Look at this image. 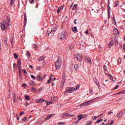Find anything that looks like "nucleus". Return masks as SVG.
Instances as JSON below:
<instances>
[{
    "label": "nucleus",
    "mask_w": 125,
    "mask_h": 125,
    "mask_svg": "<svg viewBox=\"0 0 125 125\" xmlns=\"http://www.w3.org/2000/svg\"><path fill=\"white\" fill-rule=\"evenodd\" d=\"M25 97L26 98V100H27V101H29V100H30V96H27V95H25Z\"/></svg>",
    "instance_id": "obj_25"
},
{
    "label": "nucleus",
    "mask_w": 125,
    "mask_h": 125,
    "mask_svg": "<svg viewBox=\"0 0 125 125\" xmlns=\"http://www.w3.org/2000/svg\"><path fill=\"white\" fill-rule=\"evenodd\" d=\"M27 119H28V118L24 117L22 120H21V122L22 123H24L25 121H27Z\"/></svg>",
    "instance_id": "obj_27"
},
{
    "label": "nucleus",
    "mask_w": 125,
    "mask_h": 125,
    "mask_svg": "<svg viewBox=\"0 0 125 125\" xmlns=\"http://www.w3.org/2000/svg\"><path fill=\"white\" fill-rule=\"evenodd\" d=\"M37 102H38V103H42L41 102V100H38Z\"/></svg>",
    "instance_id": "obj_62"
},
{
    "label": "nucleus",
    "mask_w": 125,
    "mask_h": 125,
    "mask_svg": "<svg viewBox=\"0 0 125 125\" xmlns=\"http://www.w3.org/2000/svg\"><path fill=\"white\" fill-rule=\"evenodd\" d=\"M114 42H115L116 45H117V44H118V39H117V37L114 38Z\"/></svg>",
    "instance_id": "obj_28"
},
{
    "label": "nucleus",
    "mask_w": 125,
    "mask_h": 125,
    "mask_svg": "<svg viewBox=\"0 0 125 125\" xmlns=\"http://www.w3.org/2000/svg\"><path fill=\"white\" fill-rule=\"evenodd\" d=\"M23 23H24V26H26V24L27 23V20H24Z\"/></svg>",
    "instance_id": "obj_51"
},
{
    "label": "nucleus",
    "mask_w": 125,
    "mask_h": 125,
    "mask_svg": "<svg viewBox=\"0 0 125 125\" xmlns=\"http://www.w3.org/2000/svg\"><path fill=\"white\" fill-rule=\"evenodd\" d=\"M45 102H46L47 105H50V104H52L53 103V102H51H51H48L47 101H46Z\"/></svg>",
    "instance_id": "obj_26"
},
{
    "label": "nucleus",
    "mask_w": 125,
    "mask_h": 125,
    "mask_svg": "<svg viewBox=\"0 0 125 125\" xmlns=\"http://www.w3.org/2000/svg\"><path fill=\"white\" fill-rule=\"evenodd\" d=\"M107 16H108V18L109 19L111 18V14L110 12H107Z\"/></svg>",
    "instance_id": "obj_38"
},
{
    "label": "nucleus",
    "mask_w": 125,
    "mask_h": 125,
    "mask_svg": "<svg viewBox=\"0 0 125 125\" xmlns=\"http://www.w3.org/2000/svg\"><path fill=\"white\" fill-rule=\"evenodd\" d=\"M114 33L115 35H119V34H120V32H119V30H118V29H117V28H114Z\"/></svg>",
    "instance_id": "obj_15"
},
{
    "label": "nucleus",
    "mask_w": 125,
    "mask_h": 125,
    "mask_svg": "<svg viewBox=\"0 0 125 125\" xmlns=\"http://www.w3.org/2000/svg\"><path fill=\"white\" fill-rule=\"evenodd\" d=\"M119 86H120V85H117L115 87H114V89H117V88H118V87H119Z\"/></svg>",
    "instance_id": "obj_54"
},
{
    "label": "nucleus",
    "mask_w": 125,
    "mask_h": 125,
    "mask_svg": "<svg viewBox=\"0 0 125 125\" xmlns=\"http://www.w3.org/2000/svg\"><path fill=\"white\" fill-rule=\"evenodd\" d=\"M77 7H78V5L77 4H74L72 7V10H75Z\"/></svg>",
    "instance_id": "obj_22"
},
{
    "label": "nucleus",
    "mask_w": 125,
    "mask_h": 125,
    "mask_svg": "<svg viewBox=\"0 0 125 125\" xmlns=\"http://www.w3.org/2000/svg\"><path fill=\"white\" fill-rule=\"evenodd\" d=\"M85 61L88 64H92V62H91V60L89 58H86L85 59Z\"/></svg>",
    "instance_id": "obj_10"
},
{
    "label": "nucleus",
    "mask_w": 125,
    "mask_h": 125,
    "mask_svg": "<svg viewBox=\"0 0 125 125\" xmlns=\"http://www.w3.org/2000/svg\"><path fill=\"white\" fill-rule=\"evenodd\" d=\"M42 60H44V58H43V57H41L39 59V61H42Z\"/></svg>",
    "instance_id": "obj_32"
},
{
    "label": "nucleus",
    "mask_w": 125,
    "mask_h": 125,
    "mask_svg": "<svg viewBox=\"0 0 125 125\" xmlns=\"http://www.w3.org/2000/svg\"><path fill=\"white\" fill-rule=\"evenodd\" d=\"M79 88H80V86L79 85H77L76 87L75 88L74 90H78V89H79Z\"/></svg>",
    "instance_id": "obj_41"
},
{
    "label": "nucleus",
    "mask_w": 125,
    "mask_h": 125,
    "mask_svg": "<svg viewBox=\"0 0 125 125\" xmlns=\"http://www.w3.org/2000/svg\"><path fill=\"white\" fill-rule=\"evenodd\" d=\"M49 79L46 82L47 84L50 83H51V82H52V78H51V77H49Z\"/></svg>",
    "instance_id": "obj_20"
},
{
    "label": "nucleus",
    "mask_w": 125,
    "mask_h": 125,
    "mask_svg": "<svg viewBox=\"0 0 125 125\" xmlns=\"http://www.w3.org/2000/svg\"><path fill=\"white\" fill-rule=\"evenodd\" d=\"M74 68L76 71H78L80 68V65L78 64H74Z\"/></svg>",
    "instance_id": "obj_17"
},
{
    "label": "nucleus",
    "mask_w": 125,
    "mask_h": 125,
    "mask_svg": "<svg viewBox=\"0 0 125 125\" xmlns=\"http://www.w3.org/2000/svg\"><path fill=\"white\" fill-rule=\"evenodd\" d=\"M33 48H35V49H38V45L34 44L33 45Z\"/></svg>",
    "instance_id": "obj_31"
},
{
    "label": "nucleus",
    "mask_w": 125,
    "mask_h": 125,
    "mask_svg": "<svg viewBox=\"0 0 125 125\" xmlns=\"http://www.w3.org/2000/svg\"><path fill=\"white\" fill-rule=\"evenodd\" d=\"M72 32H73L74 33H77V32H78V28H77L76 26L74 27L73 28H72Z\"/></svg>",
    "instance_id": "obj_18"
},
{
    "label": "nucleus",
    "mask_w": 125,
    "mask_h": 125,
    "mask_svg": "<svg viewBox=\"0 0 125 125\" xmlns=\"http://www.w3.org/2000/svg\"><path fill=\"white\" fill-rule=\"evenodd\" d=\"M31 55V53L29 52V51H27V53H26V56H27V57H30Z\"/></svg>",
    "instance_id": "obj_30"
},
{
    "label": "nucleus",
    "mask_w": 125,
    "mask_h": 125,
    "mask_svg": "<svg viewBox=\"0 0 125 125\" xmlns=\"http://www.w3.org/2000/svg\"><path fill=\"white\" fill-rule=\"evenodd\" d=\"M64 124H65V123H62V122L58 123V125H64Z\"/></svg>",
    "instance_id": "obj_57"
},
{
    "label": "nucleus",
    "mask_w": 125,
    "mask_h": 125,
    "mask_svg": "<svg viewBox=\"0 0 125 125\" xmlns=\"http://www.w3.org/2000/svg\"><path fill=\"white\" fill-rule=\"evenodd\" d=\"M31 90H32V91H37V89H36V87H32L31 88Z\"/></svg>",
    "instance_id": "obj_34"
},
{
    "label": "nucleus",
    "mask_w": 125,
    "mask_h": 125,
    "mask_svg": "<svg viewBox=\"0 0 125 125\" xmlns=\"http://www.w3.org/2000/svg\"><path fill=\"white\" fill-rule=\"evenodd\" d=\"M77 21V19H75L74 21V24H77V22H76Z\"/></svg>",
    "instance_id": "obj_64"
},
{
    "label": "nucleus",
    "mask_w": 125,
    "mask_h": 125,
    "mask_svg": "<svg viewBox=\"0 0 125 125\" xmlns=\"http://www.w3.org/2000/svg\"><path fill=\"white\" fill-rule=\"evenodd\" d=\"M83 117H84V115H79L77 117V118L78 119V121L82 120V119H83Z\"/></svg>",
    "instance_id": "obj_19"
},
{
    "label": "nucleus",
    "mask_w": 125,
    "mask_h": 125,
    "mask_svg": "<svg viewBox=\"0 0 125 125\" xmlns=\"http://www.w3.org/2000/svg\"><path fill=\"white\" fill-rule=\"evenodd\" d=\"M37 80L38 81H40L42 82V81L43 79H42V76L39 75L37 76Z\"/></svg>",
    "instance_id": "obj_16"
},
{
    "label": "nucleus",
    "mask_w": 125,
    "mask_h": 125,
    "mask_svg": "<svg viewBox=\"0 0 125 125\" xmlns=\"http://www.w3.org/2000/svg\"><path fill=\"white\" fill-rule=\"evenodd\" d=\"M14 56L15 59H17V58H18V55H17L16 54L14 53Z\"/></svg>",
    "instance_id": "obj_39"
},
{
    "label": "nucleus",
    "mask_w": 125,
    "mask_h": 125,
    "mask_svg": "<svg viewBox=\"0 0 125 125\" xmlns=\"http://www.w3.org/2000/svg\"><path fill=\"white\" fill-rule=\"evenodd\" d=\"M20 66H21V64L18 65V69L19 71V70H20Z\"/></svg>",
    "instance_id": "obj_55"
},
{
    "label": "nucleus",
    "mask_w": 125,
    "mask_h": 125,
    "mask_svg": "<svg viewBox=\"0 0 125 125\" xmlns=\"http://www.w3.org/2000/svg\"><path fill=\"white\" fill-rule=\"evenodd\" d=\"M94 117L93 118V117H92V119L93 120V121H95V120H96V119H97V117H96V116H94Z\"/></svg>",
    "instance_id": "obj_48"
},
{
    "label": "nucleus",
    "mask_w": 125,
    "mask_h": 125,
    "mask_svg": "<svg viewBox=\"0 0 125 125\" xmlns=\"http://www.w3.org/2000/svg\"><path fill=\"white\" fill-rule=\"evenodd\" d=\"M85 103H86V106H88V105L91 104V101H87Z\"/></svg>",
    "instance_id": "obj_23"
},
{
    "label": "nucleus",
    "mask_w": 125,
    "mask_h": 125,
    "mask_svg": "<svg viewBox=\"0 0 125 125\" xmlns=\"http://www.w3.org/2000/svg\"><path fill=\"white\" fill-rule=\"evenodd\" d=\"M34 2H35V0H31V1H30L31 4H32L33 3H34Z\"/></svg>",
    "instance_id": "obj_50"
},
{
    "label": "nucleus",
    "mask_w": 125,
    "mask_h": 125,
    "mask_svg": "<svg viewBox=\"0 0 125 125\" xmlns=\"http://www.w3.org/2000/svg\"><path fill=\"white\" fill-rule=\"evenodd\" d=\"M83 106H86L85 102L81 104V107H83Z\"/></svg>",
    "instance_id": "obj_35"
},
{
    "label": "nucleus",
    "mask_w": 125,
    "mask_h": 125,
    "mask_svg": "<svg viewBox=\"0 0 125 125\" xmlns=\"http://www.w3.org/2000/svg\"><path fill=\"white\" fill-rule=\"evenodd\" d=\"M18 65H21V60H19L18 61Z\"/></svg>",
    "instance_id": "obj_44"
},
{
    "label": "nucleus",
    "mask_w": 125,
    "mask_h": 125,
    "mask_svg": "<svg viewBox=\"0 0 125 125\" xmlns=\"http://www.w3.org/2000/svg\"><path fill=\"white\" fill-rule=\"evenodd\" d=\"M25 105L26 106H29V105H30V104H29V103H28V102H26L25 103Z\"/></svg>",
    "instance_id": "obj_58"
},
{
    "label": "nucleus",
    "mask_w": 125,
    "mask_h": 125,
    "mask_svg": "<svg viewBox=\"0 0 125 125\" xmlns=\"http://www.w3.org/2000/svg\"><path fill=\"white\" fill-rule=\"evenodd\" d=\"M94 82H95L96 84H97V85H98V86H99V84H100L99 81L96 80V81H94Z\"/></svg>",
    "instance_id": "obj_33"
},
{
    "label": "nucleus",
    "mask_w": 125,
    "mask_h": 125,
    "mask_svg": "<svg viewBox=\"0 0 125 125\" xmlns=\"http://www.w3.org/2000/svg\"><path fill=\"white\" fill-rule=\"evenodd\" d=\"M0 25L1 30L4 31V30H5L7 27H9V26L11 25L10 19H9L8 17H7L6 19L4 20L3 22L0 23Z\"/></svg>",
    "instance_id": "obj_1"
},
{
    "label": "nucleus",
    "mask_w": 125,
    "mask_h": 125,
    "mask_svg": "<svg viewBox=\"0 0 125 125\" xmlns=\"http://www.w3.org/2000/svg\"><path fill=\"white\" fill-rule=\"evenodd\" d=\"M55 115L54 114H49V115H48L46 118V120H49V119H51V118H52V117H54Z\"/></svg>",
    "instance_id": "obj_14"
},
{
    "label": "nucleus",
    "mask_w": 125,
    "mask_h": 125,
    "mask_svg": "<svg viewBox=\"0 0 125 125\" xmlns=\"http://www.w3.org/2000/svg\"><path fill=\"white\" fill-rule=\"evenodd\" d=\"M66 90L68 93H71V92H73L74 90H75V88L74 87H68L66 88Z\"/></svg>",
    "instance_id": "obj_6"
},
{
    "label": "nucleus",
    "mask_w": 125,
    "mask_h": 125,
    "mask_svg": "<svg viewBox=\"0 0 125 125\" xmlns=\"http://www.w3.org/2000/svg\"><path fill=\"white\" fill-rule=\"evenodd\" d=\"M12 97H13V100L14 102H15V103H16V102H17V98H16V94L14 93H13Z\"/></svg>",
    "instance_id": "obj_9"
},
{
    "label": "nucleus",
    "mask_w": 125,
    "mask_h": 125,
    "mask_svg": "<svg viewBox=\"0 0 125 125\" xmlns=\"http://www.w3.org/2000/svg\"><path fill=\"white\" fill-rule=\"evenodd\" d=\"M57 30V28H56V27L53 28L51 30L50 33H49V32H47L46 33V36H47V37H49L50 34H51V33H52V32H56Z\"/></svg>",
    "instance_id": "obj_8"
},
{
    "label": "nucleus",
    "mask_w": 125,
    "mask_h": 125,
    "mask_svg": "<svg viewBox=\"0 0 125 125\" xmlns=\"http://www.w3.org/2000/svg\"><path fill=\"white\" fill-rule=\"evenodd\" d=\"M68 47L70 49H73V47H74V45H68Z\"/></svg>",
    "instance_id": "obj_37"
},
{
    "label": "nucleus",
    "mask_w": 125,
    "mask_h": 125,
    "mask_svg": "<svg viewBox=\"0 0 125 125\" xmlns=\"http://www.w3.org/2000/svg\"><path fill=\"white\" fill-rule=\"evenodd\" d=\"M23 114H24V111H22L20 113V115L22 116V115H23Z\"/></svg>",
    "instance_id": "obj_56"
},
{
    "label": "nucleus",
    "mask_w": 125,
    "mask_h": 125,
    "mask_svg": "<svg viewBox=\"0 0 125 125\" xmlns=\"http://www.w3.org/2000/svg\"><path fill=\"white\" fill-rule=\"evenodd\" d=\"M23 72L24 74H27V71H26V70L23 69Z\"/></svg>",
    "instance_id": "obj_59"
},
{
    "label": "nucleus",
    "mask_w": 125,
    "mask_h": 125,
    "mask_svg": "<svg viewBox=\"0 0 125 125\" xmlns=\"http://www.w3.org/2000/svg\"><path fill=\"white\" fill-rule=\"evenodd\" d=\"M68 36V33L66 31H62L61 33V34L58 36L59 40H65Z\"/></svg>",
    "instance_id": "obj_3"
},
{
    "label": "nucleus",
    "mask_w": 125,
    "mask_h": 125,
    "mask_svg": "<svg viewBox=\"0 0 125 125\" xmlns=\"http://www.w3.org/2000/svg\"><path fill=\"white\" fill-rule=\"evenodd\" d=\"M40 101H41V102L42 104V102H44V101H45V100L42 99H40Z\"/></svg>",
    "instance_id": "obj_46"
},
{
    "label": "nucleus",
    "mask_w": 125,
    "mask_h": 125,
    "mask_svg": "<svg viewBox=\"0 0 125 125\" xmlns=\"http://www.w3.org/2000/svg\"><path fill=\"white\" fill-rule=\"evenodd\" d=\"M104 71H107V66H106V65L104 66Z\"/></svg>",
    "instance_id": "obj_47"
},
{
    "label": "nucleus",
    "mask_w": 125,
    "mask_h": 125,
    "mask_svg": "<svg viewBox=\"0 0 125 125\" xmlns=\"http://www.w3.org/2000/svg\"><path fill=\"white\" fill-rule=\"evenodd\" d=\"M123 51L124 52L125 51V44H123Z\"/></svg>",
    "instance_id": "obj_53"
},
{
    "label": "nucleus",
    "mask_w": 125,
    "mask_h": 125,
    "mask_svg": "<svg viewBox=\"0 0 125 125\" xmlns=\"http://www.w3.org/2000/svg\"><path fill=\"white\" fill-rule=\"evenodd\" d=\"M97 118H103V114H100L99 116H97Z\"/></svg>",
    "instance_id": "obj_43"
},
{
    "label": "nucleus",
    "mask_w": 125,
    "mask_h": 125,
    "mask_svg": "<svg viewBox=\"0 0 125 125\" xmlns=\"http://www.w3.org/2000/svg\"><path fill=\"white\" fill-rule=\"evenodd\" d=\"M62 66V61L61 58H58V60L56 62L55 69L56 71L61 69V66Z\"/></svg>",
    "instance_id": "obj_2"
},
{
    "label": "nucleus",
    "mask_w": 125,
    "mask_h": 125,
    "mask_svg": "<svg viewBox=\"0 0 125 125\" xmlns=\"http://www.w3.org/2000/svg\"><path fill=\"white\" fill-rule=\"evenodd\" d=\"M114 44V41H111L109 42V44H108V48H111L112 47V46Z\"/></svg>",
    "instance_id": "obj_13"
},
{
    "label": "nucleus",
    "mask_w": 125,
    "mask_h": 125,
    "mask_svg": "<svg viewBox=\"0 0 125 125\" xmlns=\"http://www.w3.org/2000/svg\"><path fill=\"white\" fill-rule=\"evenodd\" d=\"M114 123V121H112L110 123H107V125H112Z\"/></svg>",
    "instance_id": "obj_42"
},
{
    "label": "nucleus",
    "mask_w": 125,
    "mask_h": 125,
    "mask_svg": "<svg viewBox=\"0 0 125 125\" xmlns=\"http://www.w3.org/2000/svg\"><path fill=\"white\" fill-rule=\"evenodd\" d=\"M108 77L109 79H110V80H113V78H112V76H111V75L109 74L108 75Z\"/></svg>",
    "instance_id": "obj_45"
},
{
    "label": "nucleus",
    "mask_w": 125,
    "mask_h": 125,
    "mask_svg": "<svg viewBox=\"0 0 125 125\" xmlns=\"http://www.w3.org/2000/svg\"><path fill=\"white\" fill-rule=\"evenodd\" d=\"M80 120H77L76 121V122H75V124H76V125H78V124H79V121Z\"/></svg>",
    "instance_id": "obj_60"
},
{
    "label": "nucleus",
    "mask_w": 125,
    "mask_h": 125,
    "mask_svg": "<svg viewBox=\"0 0 125 125\" xmlns=\"http://www.w3.org/2000/svg\"><path fill=\"white\" fill-rule=\"evenodd\" d=\"M29 84L31 86H36V83L33 81H31L29 82Z\"/></svg>",
    "instance_id": "obj_11"
},
{
    "label": "nucleus",
    "mask_w": 125,
    "mask_h": 125,
    "mask_svg": "<svg viewBox=\"0 0 125 125\" xmlns=\"http://www.w3.org/2000/svg\"><path fill=\"white\" fill-rule=\"evenodd\" d=\"M112 22V24H113V25H116L117 24V22H116V19H115V18H113Z\"/></svg>",
    "instance_id": "obj_24"
},
{
    "label": "nucleus",
    "mask_w": 125,
    "mask_h": 125,
    "mask_svg": "<svg viewBox=\"0 0 125 125\" xmlns=\"http://www.w3.org/2000/svg\"><path fill=\"white\" fill-rule=\"evenodd\" d=\"M100 119L98 120L97 121H96L95 124H99L100 123Z\"/></svg>",
    "instance_id": "obj_52"
},
{
    "label": "nucleus",
    "mask_w": 125,
    "mask_h": 125,
    "mask_svg": "<svg viewBox=\"0 0 125 125\" xmlns=\"http://www.w3.org/2000/svg\"><path fill=\"white\" fill-rule=\"evenodd\" d=\"M13 4H14V0H11L10 4V6H13Z\"/></svg>",
    "instance_id": "obj_29"
},
{
    "label": "nucleus",
    "mask_w": 125,
    "mask_h": 125,
    "mask_svg": "<svg viewBox=\"0 0 125 125\" xmlns=\"http://www.w3.org/2000/svg\"><path fill=\"white\" fill-rule=\"evenodd\" d=\"M93 121H89L86 123V125H92Z\"/></svg>",
    "instance_id": "obj_21"
},
{
    "label": "nucleus",
    "mask_w": 125,
    "mask_h": 125,
    "mask_svg": "<svg viewBox=\"0 0 125 125\" xmlns=\"http://www.w3.org/2000/svg\"><path fill=\"white\" fill-rule=\"evenodd\" d=\"M123 116H124V110L121 111L119 113L117 114V118L120 119L121 118H123Z\"/></svg>",
    "instance_id": "obj_7"
},
{
    "label": "nucleus",
    "mask_w": 125,
    "mask_h": 125,
    "mask_svg": "<svg viewBox=\"0 0 125 125\" xmlns=\"http://www.w3.org/2000/svg\"><path fill=\"white\" fill-rule=\"evenodd\" d=\"M26 86H27V84L26 83L22 84V87H26Z\"/></svg>",
    "instance_id": "obj_49"
},
{
    "label": "nucleus",
    "mask_w": 125,
    "mask_h": 125,
    "mask_svg": "<svg viewBox=\"0 0 125 125\" xmlns=\"http://www.w3.org/2000/svg\"><path fill=\"white\" fill-rule=\"evenodd\" d=\"M111 114H113V112L110 111V112H108V115H111Z\"/></svg>",
    "instance_id": "obj_63"
},
{
    "label": "nucleus",
    "mask_w": 125,
    "mask_h": 125,
    "mask_svg": "<svg viewBox=\"0 0 125 125\" xmlns=\"http://www.w3.org/2000/svg\"><path fill=\"white\" fill-rule=\"evenodd\" d=\"M75 57L76 58H77V60H79V61H82V60H83V56L82 55L76 54L75 55Z\"/></svg>",
    "instance_id": "obj_4"
},
{
    "label": "nucleus",
    "mask_w": 125,
    "mask_h": 125,
    "mask_svg": "<svg viewBox=\"0 0 125 125\" xmlns=\"http://www.w3.org/2000/svg\"><path fill=\"white\" fill-rule=\"evenodd\" d=\"M110 10H111V7L109 6H107V12H110Z\"/></svg>",
    "instance_id": "obj_40"
},
{
    "label": "nucleus",
    "mask_w": 125,
    "mask_h": 125,
    "mask_svg": "<svg viewBox=\"0 0 125 125\" xmlns=\"http://www.w3.org/2000/svg\"><path fill=\"white\" fill-rule=\"evenodd\" d=\"M73 116H75V115H71L69 113H63L61 117L62 118H66V117H73Z\"/></svg>",
    "instance_id": "obj_5"
},
{
    "label": "nucleus",
    "mask_w": 125,
    "mask_h": 125,
    "mask_svg": "<svg viewBox=\"0 0 125 125\" xmlns=\"http://www.w3.org/2000/svg\"><path fill=\"white\" fill-rule=\"evenodd\" d=\"M63 8H64V7L63 6H61L58 8L57 10L58 14H59V13H60V11H61V10H63Z\"/></svg>",
    "instance_id": "obj_12"
},
{
    "label": "nucleus",
    "mask_w": 125,
    "mask_h": 125,
    "mask_svg": "<svg viewBox=\"0 0 125 125\" xmlns=\"http://www.w3.org/2000/svg\"><path fill=\"white\" fill-rule=\"evenodd\" d=\"M31 77L32 78V79H33V80H34L37 79V78L33 75H31Z\"/></svg>",
    "instance_id": "obj_36"
},
{
    "label": "nucleus",
    "mask_w": 125,
    "mask_h": 125,
    "mask_svg": "<svg viewBox=\"0 0 125 125\" xmlns=\"http://www.w3.org/2000/svg\"><path fill=\"white\" fill-rule=\"evenodd\" d=\"M42 90H43V88L41 87L40 89H39V91H42Z\"/></svg>",
    "instance_id": "obj_61"
}]
</instances>
